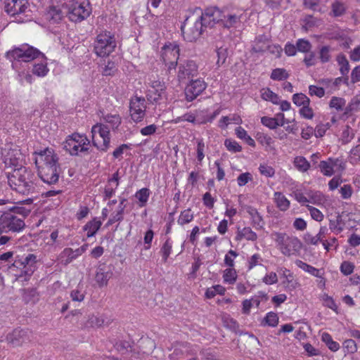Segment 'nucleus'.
<instances>
[{
  "label": "nucleus",
  "instance_id": "f257e3e1",
  "mask_svg": "<svg viewBox=\"0 0 360 360\" xmlns=\"http://www.w3.org/2000/svg\"><path fill=\"white\" fill-rule=\"evenodd\" d=\"M33 156L39 178L49 185L56 184L61 173L58 154L53 148H46L34 152Z\"/></svg>",
  "mask_w": 360,
  "mask_h": 360
},
{
  "label": "nucleus",
  "instance_id": "f03ea898",
  "mask_svg": "<svg viewBox=\"0 0 360 360\" xmlns=\"http://www.w3.org/2000/svg\"><path fill=\"white\" fill-rule=\"evenodd\" d=\"M37 177L34 172L26 167H20L8 175V183L13 191L20 194H32L36 188Z\"/></svg>",
  "mask_w": 360,
  "mask_h": 360
},
{
  "label": "nucleus",
  "instance_id": "7ed1b4c3",
  "mask_svg": "<svg viewBox=\"0 0 360 360\" xmlns=\"http://www.w3.org/2000/svg\"><path fill=\"white\" fill-rule=\"evenodd\" d=\"M278 249L283 255L287 257L297 255L302 248V243L296 236H288L285 233H274Z\"/></svg>",
  "mask_w": 360,
  "mask_h": 360
},
{
  "label": "nucleus",
  "instance_id": "20e7f679",
  "mask_svg": "<svg viewBox=\"0 0 360 360\" xmlns=\"http://www.w3.org/2000/svg\"><path fill=\"white\" fill-rule=\"evenodd\" d=\"M204 27H205L204 22L195 12L186 18L181 27V30L184 39L192 42L200 37Z\"/></svg>",
  "mask_w": 360,
  "mask_h": 360
},
{
  "label": "nucleus",
  "instance_id": "39448f33",
  "mask_svg": "<svg viewBox=\"0 0 360 360\" xmlns=\"http://www.w3.org/2000/svg\"><path fill=\"white\" fill-rule=\"evenodd\" d=\"M66 8L69 19L75 22L84 20L92 11L89 0H70Z\"/></svg>",
  "mask_w": 360,
  "mask_h": 360
},
{
  "label": "nucleus",
  "instance_id": "423d86ee",
  "mask_svg": "<svg viewBox=\"0 0 360 360\" xmlns=\"http://www.w3.org/2000/svg\"><path fill=\"white\" fill-rule=\"evenodd\" d=\"M18 211L19 209H15L0 216V234L9 231L19 232L24 229L25 224L23 218L16 214Z\"/></svg>",
  "mask_w": 360,
  "mask_h": 360
},
{
  "label": "nucleus",
  "instance_id": "0eeeda50",
  "mask_svg": "<svg viewBox=\"0 0 360 360\" xmlns=\"http://www.w3.org/2000/svg\"><path fill=\"white\" fill-rule=\"evenodd\" d=\"M39 56L44 58V54L37 49L28 44H22L19 47H15L6 53L8 60L22 62H30Z\"/></svg>",
  "mask_w": 360,
  "mask_h": 360
},
{
  "label": "nucleus",
  "instance_id": "6e6552de",
  "mask_svg": "<svg viewBox=\"0 0 360 360\" xmlns=\"http://www.w3.org/2000/svg\"><path fill=\"white\" fill-rule=\"evenodd\" d=\"M116 41L114 36L108 32H104L97 35L94 41V52L99 57H105L114 51Z\"/></svg>",
  "mask_w": 360,
  "mask_h": 360
},
{
  "label": "nucleus",
  "instance_id": "1a4fd4ad",
  "mask_svg": "<svg viewBox=\"0 0 360 360\" xmlns=\"http://www.w3.org/2000/svg\"><path fill=\"white\" fill-rule=\"evenodd\" d=\"M63 145L66 151L74 155L79 152L88 151L90 141L85 135L75 133L69 136Z\"/></svg>",
  "mask_w": 360,
  "mask_h": 360
},
{
  "label": "nucleus",
  "instance_id": "9d476101",
  "mask_svg": "<svg viewBox=\"0 0 360 360\" xmlns=\"http://www.w3.org/2000/svg\"><path fill=\"white\" fill-rule=\"evenodd\" d=\"M92 143L101 151L105 152L110 148V129L102 124H96L92 127Z\"/></svg>",
  "mask_w": 360,
  "mask_h": 360
},
{
  "label": "nucleus",
  "instance_id": "9b49d317",
  "mask_svg": "<svg viewBox=\"0 0 360 360\" xmlns=\"http://www.w3.org/2000/svg\"><path fill=\"white\" fill-rule=\"evenodd\" d=\"M5 11L11 16L23 15L30 16L32 13L30 0H4Z\"/></svg>",
  "mask_w": 360,
  "mask_h": 360
},
{
  "label": "nucleus",
  "instance_id": "f8f14e48",
  "mask_svg": "<svg viewBox=\"0 0 360 360\" xmlns=\"http://www.w3.org/2000/svg\"><path fill=\"white\" fill-rule=\"evenodd\" d=\"M201 20L204 22L205 27H213L217 23H220L221 20L222 10L217 7L207 8L204 12L200 8L195 9Z\"/></svg>",
  "mask_w": 360,
  "mask_h": 360
},
{
  "label": "nucleus",
  "instance_id": "ddd939ff",
  "mask_svg": "<svg viewBox=\"0 0 360 360\" xmlns=\"http://www.w3.org/2000/svg\"><path fill=\"white\" fill-rule=\"evenodd\" d=\"M146 102L144 98L132 97L129 103L130 116L135 122H141L146 115Z\"/></svg>",
  "mask_w": 360,
  "mask_h": 360
},
{
  "label": "nucleus",
  "instance_id": "4468645a",
  "mask_svg": "<svg viewBox=\"0 0 360 360\" xmlns=\"http://www.w3.org/2000/svg\"><path fill=\"white\" fill-rule=\"evenodd\" d=\"M32 332L27 329L15 328L6 338L7 343L13 347H20L31 340Z\"/></svg>",
  "mask_w": 360,
  "mask_h": 360
},
{
  "label": "nucleus",
  "instance_id": "2eb2a0df",
  "mask_svg": "<svg viewBox=\"0 0 360 360\" xmlns=\"http://www.w3.org/2000/svg\"><path fill=\"white\" fill-rule=\"evenodd\" d=\"M179 56V48L176 44H169L164 46L162 49V58L166 65H169L168 69L169 70L176 68Z\"/></svg>",
  "mask_w": 360,
  "mask_h": 360
},
{
  "label": "nucleus",
  "instance_id": "dca6fc26",
  "mask_svg": "<svg viewBox=\"0 0 360 360\" xmlns=\"http://www.w3.org/2000/svg\"><path fill=\"white\" fill-rule=\"evenodd\" d=\"M198 74V65L193 60H184L178 66L177 77L180 82L186 81Z\"/></svg>",
  "mask_w": 360,
  "mask_h": 360
},
{
  "label": "nucleus",
  "instance_id": "f3484780",
  "mask_svg": "<svg viewBox=\"0 0 360 360\" xmlns=\"http://www.w3.org/2000/svg\"><path fill=\"white\" fill-rule=\"evenodd\" d=\"M207 87L206 83L201 79L192 80L185 89L186 98L188 101L195 99Z\"/></svg>",
  "mask_w": 360,
  "mask_h": 360
},
{
  "label": "nucleus",
  "instance_id": "a211bd4d",
  "mask_svg": "<svg viewBox=\"0 0 360 360\" xmlns=\"http://www.w3.org/2000/svg\"><path fill=\"white\" fill-rule=\"evenodd\" d=\"M113 267L105 264H100L96 271L95 281L99 287L106 286L108 281L112 277Z\"/></svg>",
  "mask_w": 360,
  "mask_h": 360
},
{
  "label": "nucleus",
  "instance_id": "6ab92c4d",
  "mask_svg": "<svg viewBox=\"0 0 360 360\" xmlns=\"http://www.w3.org/2000/svg\"><path fill=\"white\" fill-rule=\"evenodd\" d=\"M198 350L196 347L188 344H180L176 346L169 354L171 360H181L188 356H195Z\"/></svg>",
  "mask_w": 360,
  "mask_h": 360
},
{
  "label": "nucleus",
  "instance_id": "aec40b11",
  "mask_svg": "<svg viewBox=\"0 0 360 360\" xmlns=\"http://www.w3.org/2000/svg\"><path fill=\"white\" fill-rule=\"evenodd\" d=\"M242 15V13H236L230 11L226 8L222 9V15L220 24L227 29L237 27L241 22Z\"/></svg>",
  "mask_w": 360,
  "mask_h": 360
},
{
  "label": "nucleus",
  "instance_id": "412c9836",
  "mask_svg": "<svg viewBox=\"0 0 360 360\" xmlns=\"http://www.w3.org/2000/svg\"><path fill=\"white\" fill-rule=\"evenodd\" d=\"M328 229L326 226H321L319 233L316 236H312L309 233H307L304 236V241L307 244L317 245L319 242L323 243L325 238L328 234Z\"/></svg>",
  "mask_w": 360,
  "mask_h": 360
},
{
  "label": "nucleus",
  "instance_id": "4be33fe9",
  "mask_svg": "<svg viewBox=\"0 0 360 360\" xmlns=\"http://www.w3.org/2000/svg\"><path fill=\"white\" fill-rule=\"evenodd\" d=\"M246 212L249 214L252 220V225L256 229H262L264 226V221L262 217L258 212L257 210L252 206L246 207Z\"/></svg>",
  "mask_w": 360,
  "mask_h": 360
},
{
  "label": "nucleus",
  "instance_id": "5701e85b",
  "mask_svg": "<svg viewBox=\"0 0 360 360\" xmlns=\"http://www.w3.org/2000/svg\"><path fill=\"white\" fill-rule=\"evenodd\" d=\"M273 199L276 207L279 210L285 212L289 209L290 202L281 192H275Z\"/></svg>",
  "mask_w": 360,
  "mask_h": 360
},
{
  "label": "nucleus",
  "instance_id": "b1692460",
  "mask_svg": "<svg viewBox=\"0 0 360 360\" xmlns=\"http://www.w3.org/2000/svg\"><path fill=\"white\" fill-rule=\"evenodd\" d=\"M236 239L237 240L245 239L247 240L255 241L257 239V235L250 227H244L242 229H238Z\"/></svg>",
  "mask_w": 360,
  "mask_h": 360
},
{
  "label": "nucleus",
  "instance_id": "393cba45",
  "mask_svg": "<svg viewBox=\"0 0 360 360\" xmlns=\"http://www.w3.org/2000/svg\"><path fill=\"white\" fill-rule=\"evenodd\" d=\"M45 16L46 19L49 21L53 23H56L62 19L63 14L58 7L52 6L49 8Z\"/></svg>",
  "mask_w": 360,
  "mask_h": 360
},
{
  "label": "nucleus",
  "instance_id": "a878e982",
  "mask_svg": "<svg viewBox=\"0 0 360 360\" xmlns=\"http://www.w3.org/2000/svg\"><path fill=\"white\" fill-rule=\"evenodd\" d=\"M37 257L33 254H29L25 258L15 260L13 264L10 266V269L13 271L15 267H21L27 265H36Z\"/></svg>",
  "mask_w": 360,
  "mask_h": 360
},
{
  "label": "nucleus",
  "instance_id": "bb28decb",
  "mask_svg": "<svg viewBox=\"0 0 360 360\" xmlns=\"http://www.w3.org/2000/svg\"><path fill=\"white\" fill-rule=\"evenodd\" d=\"M102 222L97 218H94L92 220L86 223L84 226V230L86 231V236L88 238L94 236L98 230L101 228Z\"/></svg>",
  "mask_w": 360,
  "mask_h": 360
},
{
  "label": "nucleus",
  "instance_id": "cd10ccee",
  "mask_svg": "<svg viewBox=\"0 0 360 360\" xmlns=\"http://www.w3.org/2000/svg\"><path fill=\"white\" fill-rule=\"evenodd\" d=\"M269 39L266 36H259L255 40L252 50L255 53H264L269 48Z\"/></svg>",
  "mask_w": 360,
  "mask_h": 360
},
{
  "label": "nucleus",
  "instance_id": "c85d7f7f",
  "mask_svg": "<svg viewBox=\"0 0 360 360\" xmlns=\"http://www.w3.org/2000/svg\"><path fill=\"white\" fill-rule=\"evenodd\" d=\"M15 268L20 270L19 273L15 274L17 277V279L24 278L25 281H27L36 270V265L30 264Z\"/></svg>",
  "mask_w": 360,
  "mask_h": 360
},
{
  "label": "nucleus",
  "instance_id": "c756f323",
  "mask_svg": "<svg viewBox=\"0 0 360 360\" xmlns=\"http://www.w3.org/2000/svg\"><path fill=\"white\" fill-rule=\"evenodd\" d=\"M124 209L122 206L117 205V208L112 211L110 217L106 223V226H109L115 222H120L124 219Z\"/></svg>",
  "mask_w": 360,
  "mask_h": 360
},
{
  "label": "nucleus",
  "instance_id": "7c9ffc66",
  "mask_svg": "<svg viewBox=\"0 0 360 360\" xmlns=\"http://www.w3.org/2000/svg\"><path fill=\"white\" fill-rule=\"evenodd\" d=\"M293 164L295 168L301 172H306L310 168V163L303 156L295 157Z\"/></svg>",
  "mask_w": 360,
  "mask_h": 360
},
{
  "label": "nucleus",
  "instance_id": "2f4dec72",
  "mask_svg": "<svg viewBox=\"0 0 360 360\" xmlns=\"http://www.w3.org/2000/svg\"><path fill=\"white\" fill-rule=\"evenodd\" d=\"M49 70L47 68V63L45 60L35 63L32 68V73L37 77H44L47 75Z\"/></svg>",
  "mask_w": 360,
  "mask_h": 360
},
{
  "label": "nucleus",
  "instance_id": "473e14b6",
  "mask_svg": "<svg viewBox=\"0 0 360 360\" xmlns=\"http://www.w3.org/2000/svg\"><path fill=\"white\" fill-rule=\"evenodd\" d=\"M346 11L345 4L339 0H335L331 5V13L334 17L342 16Z\"/></svg>",
  "mask_w": 360,
  "mask_h": 360
},
{
  "label": "nucleus",
  "instance_id": "72a5a7b5",
  "mask_svg": "<svg viewBox=\"0 0 360 360\" xmlns=\"http://www.w3.org/2000/svg\"><path fill=\"white\" fill-rule=\"evenodd\" d=\"M321 340L327 345L332 352H337L340 349V345L335 342L331 335L328 333H323L321 335Z\"/></svg>",
  "mask_w": 360,
  "mask_h": 360
},
{
  "label": "nucleus",
  "instance_id": "f704fd0d",
  "mask_svg": "<svg viewBox=\"0 0 360 360\" xmlns=\"http://www.w3.org/2000/svg\"><path fill=\"white\" fill-rule=\"evenodd\" d=\"M261 97L262 98V99L271 101L274 104L279 103V96L276 94L274 93L271 90H270L269 88L262 89L261 90Z\"/></svg>",
  "mask_w": 360,
  "mask_h": 360
},
{
  "label": "nucleus",
  "instance_id": "c9c22d12",
  "mask_svg": "<svg viewBox=\"0 0 360 360\" xmlns=\"http://www.w3.org/2000/svg\"><path fill=\"white\" fill-rule=\"evenodd\" d=\"M22 299L26 303L34 302L38 299V292L35 288L22 290Z\"/></svg>",
  "mask_w": 360,
  "mask_h": 360
},
{
  "label": "nucleus",
  "instance_id": "e433bc0d",
  "mask_svg": "<svg viewBox=\"0 0 360 360\" xmlns=\"http://www.w3.org/2000/svg\"><path fill=\"white\" fill-rule=\"evenodd\" d=\"M257 139L262 146L275 150L274 141L270 136L265 134H258Z\"/></svg>",
  "mask_w": 360,
  "mask_h": 360
},
{
  "label": "nucleus",
  "instance_id": "4c0bfd02",
  "mask_svg": "<svg viewBox=\"0 0 360 360\" xmlns=\"http://www.w3.org/2000/svg\"><path fill=\"white\" fill-rule=\"evenodd\" d=\"M194 215L191 209L182 211L178 218L177 223L183 226L190 223L193 219Z\"/></svg>",
  "mask_w": 360,
  "mask_h": 360
},
{
  "label": "nucleus",
  "instance_id": "58836bf2",
  "mask_svg": "<svg viewBox=\"0 0 360 360\" xmlns=\"http://www.w3.org/2000/svg\"><path fill=\"white\" fill-rule=\"evenodd\" d=\"M87 323L91 327H100L105 323V319L103 315L91 314L89 316Z\"/></svg>",
  "mask_w": 360,
  "mask_h": 360
},
{
  "label": "nucleus",
  "instance_id": "ea45409f",
  "mask_svg": "<svg viewBox=\"0 0 360 360\" xmlns=\"http://www.w3.org/2000/svg\"><path fill=\"white\" fill-rule=\"evenodd\" d=\"M319 168L323 175L331 176L334 174L330 158L320 162Z\"/></svg>",
  "mask_w": 360,
  "mask_h": 360
},
{
  "label": "nucleus",
  "instance_id": "a19ab883",
  "mask_svg": "<svg viewBox=\"0 0 360 360\" xmlns=\"http://www.w3.org/2000/svg\"><path fill=\"white\" fill-rule=\"evenodd\" d=\"M149 195L150 191L147 188H143L136 193L135 197L139 200L140 207H143L146 205V202H148Z\"/></svg>",
  "mask_w": 360,
  "mask_h": 360
},
{
  "label": "nucleus",
  "instance_id": "79ce46f5",
  "mask_svg": "<svg viewBox=\"0 0 360 360\" xmlns=\"http://www.w3.org/2000/svg\"><path fill=\"white\" fill-rule=\"evenodd\" d=\"M165 96V93H159L158 89L149 88L146 94L148 100L151 103H158Z\"/></svg>",
  "mask_w": 360,
  "mask_h": 360
},
{
  "label": "nucleus",
  "instance_id": "37998d69",
  "mask_svg": "<svg viewBox=\"0 0 360 360\" xmlns=\"http://www.w3.org/2000/svg\"><path fill=\"white\" fill-rule=\"evenodd\" d=\"M103 120L110 124L112 129H117L121 124V117L118 114H108L103 117Z\"/></svg>",
  "mask_w": 360,
  "mask_h": 360
},
{
  "label": "nucleus",
  "instance_id": "c03bdc74",
  "mask_svg": "<svg viewBox=\"0 0 360 360\" xmlns=\"http://www.w3.org/2000/svg\"><path fill=\"white\" fill-rule=\"evenodd\" d=\"M237 278V274L233 268H229L224 270L223 279L224 283L233 284Z\"/></svg>",
  "mask_w": 360,
  "mask_h": 360
},
{
  "label": "nucleus",
  "instance_id": "a18cd8bd",
  "mask_svg": "<svg viewBox=\"0 0 360 360\" xmlns=\"http://www.w3.org/2000/svg\"><path fill=\"white\" fill-rule=\"evenodd\" d=\"M337 61L340 66V71L342 75L348 74L349 70V62L345 55L340 54L337 57Z\"/></svg>",
  "mask_w": 360,
  "mask_h": 360
},
{
  "label": "nucleus",
  "instance_id": "49530a36",
  "mask_svg": "<svg viewBox=\"0 0 360 360\" xmlns=\"http://www.w3.org/2000/svg\"><path fill=\"white\" fill-rule=\"evenodd\" d=\"M346 101L343 98L333 96L329 103L330 108H335L338 111H341L345 105Z\"/></svg>",
  "mask_w": 360,
  "mask_h": 360
},
{
  "label": "nucleus",
  "instance_id": "de8ad7c7",
  "mask_svg": "<svg viewBox=\"0 0 360 360\" xmlns=\"http://www.w3.org/2000/svg\"><path fill=\"white\" fill-rule=\"evenodd\" d=\"M360 110V94L352 98L345 109V113H349Z\"/></svg>",
  "mask_w": 360,
  "mask_h": 360
},
{
  "label": "nucleus",
  "instance_id": "09e8293b",
  "mask_svg": "<svg viewBox=\"0 0 360 360\" xmlns=\"http://www.w3.org/2000/svg\"><path fill=\"white\" fill-rule=\"evenodd\" d=\"M292 101L297 106L309 105V98L304 94H295L292 96Z\"/></svg>",
  "mask_w": 360,
  "mask_h": 360
},
{
  "label": "nucleus",
  "instance_id": "8fccbe9b",
  "mask_svg": "<svg viewBox=\"0 0 360 360\" xmlns=\"http://www.w3.org/2000/svg\"><path fill=\"white\" fill-rule=\"evenodd\" d=\"M288 77V74L283 68L274 69L271 74V79L276 81H280Z\"/></svg>",
  "mask_w": 360,
  "mask_h": 360
},
{
  "label": "nucleus",
  "instance_id": "3c124183",
  "mask_svg": "<svg viewBox=\"0 0 360 360\" xmlns=\"http://www.w3.org/2000/svg\"><path fill=\"white\" fill-rule=\"evenodd\" d=\"M172 248V243L170 241V239L168 238L165 243L163 244L162 247L161 248L160 252L162 256V259L165 262H167V258L169 257Z\"/></svg>",
  "mask_w": 360,
  "mask_h": 360
},
{
  "label": "nucleus",
  "instance_id": "603ef678",
  "mask_svg": "<svg viewBox=\"0 0 360 360\" xmlns=\"http://www.w3.org/2000/svg\"><path fill=\"white\" fill-rule=\"evenodd\" d=\"M60 257L65 264L70 263L72 260L76 259L74 251L72 248H65L60 253Z\"/></svg>",
  "mask_w": 360,
  "mask_h": 360
},
{
  "label": "nucleus",
  "instance_id": "864d4df0",
  "mask_svg": "<svg viewBox=\"0 0 360 360\" xmlns=\"http://www.w3.org/2000/svg\"><path fill=\"white\" fill-rule=\"evenodd\" d=\"M296 48L300 52L307 53L310 51L311 45L308 40L300 39L297 41Z\"/></svg>",
  "mask_w": 360,
  "mask_h": 360
},
{
  "label": "nucleus",
  "instance_id": "5fc2aeb1",
  "mask_svg": "<svg viewBox=\"0 0 360 360\" xmlns=\"http://www.w3.org/2000/svg\"><path fill=\"white\" fill-rule=\"evenodd\" d=\"M224 145L227 150L232 153L240 152L242 150V147L234 140L226 139Z\"/></svg>",
  "mask_w": 360,
  "mask_h": 360
},
{
  "label": "nucleus",
  "instance_id": "6e6d98bb",
  "mask_svg": "<svg viewBox=\"0 0 360 360\" xmlns=\"http://www.w3.org/2000/svg\"><path fill=\"white\" fill-rule=\"evenodd\" d=\"M349 162L355 165L360 161V144L356 146L350 150Z\"/></svg>",
  "mask_w": 360,
  "mask_h": 360
},
{
  "label": "nucleus",
  "instance_id": "4d7b16f0",
  "mask_svg": "<svg viewBox=\"0 0 360 360\" xmlns=\"http://www.w3.org/2000/svg\"><path fill=\"white\" fill-rule=\"evenodd\" d=\"M264 321L268 326L275 327L278 323V316L274 312H269L264 317Z\"/></svg>",
  "mask_w": 360,
  "mask_h": 360
},
{
  "label": "nucleus",
  "instance_id": "13d9d810",
  "mask_svg": "<svg viewBox=\"0 0 360 360\" xmlns=\"http://www.w3.org/2000/svg\"><path fill=\"white\" fill-rule=\"evenodd\" d=\"M307 207L314 220L321 221L323 219L324 216L319 209L309 205H307Z\"/></svg>",
  "mask_w": 360,
  "mask_h": 360
},
{
  "label": "nucleus",
  "instance_id": "bf43d9fd",
  "mask_svg": "<svg viewBox=\"0 0 360 360\" xmlns=\"http://www.w3.org/2000/svg\"><path fill=\"white\" fill-rule=\"evenodd\" d=\"M354 132L353 129H351L349 126H347L342 133V143H348L354 139Z\"/></svg>",
  "mask_w": 360,
  "mask_h": 360
},
{
  "label": "nucleus",
  "instance_id": "052dcab7",
  "mask_svg": "<svg viewBox=\"0 0 360 360\" xmlns=\"http://www.w3.org/2000/svg\"><path fill=\"white\" fill-rule=\"evenodd\" d=\"M330 51L331 49L328 46H323L321 48L319 51V58L322 63H325L330 60Z\"/></svg>",
  "mask_w": 360,
  "mask_h": 360
},
{
  "label": "nucleus",
  "instance_id": "680f3d73",
  "mask_svg": "<svg viewBox=\"0 0 360 360\" xmlns=\"http://www.w3.org/2000/svg\"><path fill=\"white\" fill-rule=\"evenodd\" d=\"M309 200V202L315 204V205H321L323 200L324 196L320 192H311L308 194Z\"/></svg>",
  "mask_w": 360,
  "mask_h": 360
},
{
  "label": "nucleus",
  "instance_id": "e2e57ef3",
  "mask_svg": "<svg viewBox=\"0 0 360 360\" xmlns=\"http://www.w3.org/2000/svg\"><path fill=\"white\" fill-rule=\"evenodd\" d=\"M261 174L266 177H272L275 174V169L266 164H261L259 167Z\"/></svg>",
  "mask_w": 360,
  "mask_h": 360
},
{
  "label": "nucleus",
  "instance_id": "0e129e2a",
  "mask_svg": "<svg viewBox=\"0 0 360 360\" xmlns=\"http://www.w3.org/2000/svg\"><path fill=\"white\" fill-rule=\"evenodd\" d=\"M117 71L115 63L112 61H108L103 68L102 74L105 76L114 75Z\"/></svg>",
  "mask_w": 360,
  "mask_h": 360
},
{
  "label": "nucleus",
  "instance_id": "69168bd1",
  "mask_svg": "<svg viewBox=\"0 0 360 360\" xmlns=\"http://www.w3.org/2000/svg\"><path fill=\"white\" fill-rule=\"evenodd\" d=\"M343 347L347 353L354 354L357 351V346L354 340L348 339L344 341Z\"/></svg>",
  "mask_w": 360,
  "mask_h": 360
},
{
  "label": "nucleus",
  "instance_id": "338daca9",
  "mask_svg": "<svg viewBox=\"0 0 360 360\" xmlns=\"http://www.w3.org/2000/svg\"><path fill=\"white\" fill-rule=\"evenodd\" d=\"M238 256V253L232 250H230L228 253L225 255L224 263L226 266L230 268H233L234 266V259Z\"/></svg>",
  "mask_w": 360,
  "mask_h": 360
},
{
  "label": "nucleus",
  "instance_id": "774afa93",
  "mask_svg": "<svg viewBox=\"0 0 360 360\" xmlns=\"http://www.w3.org/2000/svg\"><path fill=\"white\" fill-rule=\"evenodd\" d=\"M200 354L204 360H219L216 353L210 348L202 349Z\"/></svg>",
  "mask_w": 360,
  "mask_h": 360
}]
</instances>
